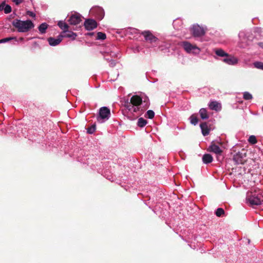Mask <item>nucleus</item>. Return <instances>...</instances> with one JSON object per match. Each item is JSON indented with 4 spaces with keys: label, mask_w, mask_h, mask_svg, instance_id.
I'll use <instances>...</instances> for the list:
<instances>
[{
    "label": "nucleus",
    "mask_w": 263,
    "mask_h": 263,
    "mask_svg": "<svg viewBox=\"0 0 263 263\" xmlns=\"http://www.w3.org/2000/svg\"><path fill=\"white\" fill-rule=\"evenodd\" d=\"M248 141L250 143L252 144H254L257 143V140L256 137L255 136H251L249 137Z\"/></svg>",
    "instance_id": "obj_28"
},
{
    "label": "nucleus",
    "mask_w": 263,
    "mask_h": 263,
    "mask_svg": "<svg viewBox=\"0 0 263 263\" xmlns=\"http://www.w3.org/2000/svg\"><path fill=\"white\" fill-rule=\"evenodd\" d=\"M213 159L211 155L209 154H204L202 157V161L205 164L210 163L212 162Z\"/></svg>",
    "instance_id": "obj_17"
},
{
    "label": "nucleus",
    "mask_w": 263,
    "mask_h": 263,
    "mask_svg": "<svg viewBox=\"0 0 263 263\" xmlns=\"http://www.w3.org/2000/svg\"><path fill=\"white\" fill-rule=\"evenodd\" d=\"M209 106L211 110L218 111L221 109V105L217 101H212L210 103Z\"/></svg>",
    "instance_id": "obj_15"
},
{
    "label": "nucleus",
    "mask_w": 263,
    "mask_h": 263,
    "mask_svg": "<svg viewBox=\"0 0 263 263\" xmlns=\"http://www.w3.org/2000/svg\"><path fill=\"white\" fill-rule=\"evenodd\" d=\"M247 152L245 149H242L233 156V160L237 164H244L246 161Z\"/></svg>",
    "instance_id": "obj_4"
},
{
    "label": "nucleus",
    "mask_w": 263,
    "mask_h": 263,
    "mask_svg": "<svg viewBox=\"0 0 263 263\" xmlns=\"http://www.w3.org/2000/svg\"><path fill=\"white\" fill-rule=\"evenodd\" d=\"M84 26L87 30H92L97 27V22L93 19H87L85 21Z\"/></svg>",
    "instance_id": "obj_7"
},
{
    "label": "nucleus",
    "mask_w": 263,
    "mask_h": 263,
    "mask_svg": "<svg viewBox=\"0 0 263 263\" xmlns=\"http://www.w3.org/2000/svg\"><path fill=\"white\" fill-rule=\"evenodd\" d=\"M60 35L62 36V39L63 37H67L70 38L73 40H74L77 36L76 33L69 31L68 29L65 31H62Z\"/></svg>",
    "instance_id": "obj_11"
},
{
    "label": "nucleus",
    "mask_w": 263,
    "mask_h": 263,
    "mask_svg": "<svg viewBox=\"0 0 263 263\" xmlns=\"http://www.w3.org/2000/svg\"><path fill=\"white\" fill-rule=\"evenodd\" d=\"M23 40H24V38H23V37H20V41H23Z\"/></svg>",
    "instance_id": "obj_39"
},
{
    "label": "nucleus",
    "mask_w": 263,
    "mask_h": 263,
    "mask_svg": "<svg viewBox=\"0 0 263 263\" xmlns=\"http://www.w3.org/2000/svg\"><path fill=\"white\" fill-rule=\"evenodd\" d=\"M199 114L202 119H207L209 118L207 111L205 108H201L199 110Z\"/></svg>",
    "instance_id": "obj_19"
},
{
    "label": "nucleus",
    "mask_w": 263,
    "mask_h": 263,
    "mask_svg": "<svg viewBox=\"0 0 263 263\" xmlns=\"http://www.w3.org/2000/svg\"><path fill=\"white\" fill-rule=\"evenodd\" d=\"M246 200L250 205H259L263 203V192L259 189H254L247 193Z\"/></svg>",
    "instance_id": "obj_1"
},
{
    "label": "nucleus",
    "mask_w": 263,
    "mask_h": 263,
    "mask_svg": "<svg viewBox=\"0 0 263 263\" xmlns=\"http://www.w3.org/2000/svg\"><path fill=\"white\" fill-rule=\"evenodd\" d=\"M215 214L217 217H221L224 214V211L222 208H218L215 212Z\"/></svg>",
    "instance_id": "obj_26"
},
{
    "label": "nucleus",
    "mask_w": 263,
    "mask_h": 263,
    "mask_svg": "<svg viewBox=\"0 0 263 263\" xmlns=\"http://www.w3.org/2000/svg\"><path fill=\"white\" fill-rule=\"evenodd\" d=\"M12 1L16 5H18L23 2V0H12Z\"/></svg>",
    "instance_id": "obj_34"
},
{
    "label": "nucleus",
    "mask_w": 263,
    "mask_h": 263,
    "mask_svg": "<svg viewBox=\"0 0 263 263\" xmlns=\"http://www.w3.org/2000/svg\"><path fill=\"white\" fill-rule=\"evenodd\" d=\"M106 37L105 33L102 32H98L97 33V40H105Z\"/></svg>",
    "instance_id": "obj_27"
},
{
    "label": "nucleus",
    "mask_w": 263,
    "mask_h": 263,
    "mask_svg": "<svg viewBox=\"0 0 263 263\" xmlns=\"http://www.w3.org/2000/svg\"><path fill=\"white\" fill-rule=\"evenodd\" d=\"M11 7L10 5H6L5 7V8H4V12L6 13V14H8L10 12H11Z\"/></svg>",
    "instance_id": "obj_33"
},
{
    "label": "nucleus",
    "mask_w": 263,
    "mask_h": 263,
    "mask_svg": "<svg viewBox=\"0 0 263 263\" xmlns=\"http://www.w3.org/2000/svg\"><path fill=\"white\" fill-rule=\"evenodd\" d=\"M209 150L210 152H212L219 155H220L222 152V151L220 148V147L213 143H212L211 146L209 148Z\"/></svg>",
    "instance_id": "obj_14"
},
{
    "label": "nucleus",
    "mask_w": 263,
    "mask_h": 263,
    "mask_svg": "<svg viewBox=\"0 0 263 263\" xmlns=\"http://www.w3.org/2000/svg\"><path fill=\"white\" fill-rule=\"evenodd\" d=\"M243 99L246 100H249L252 99V96L248 92H245L243 95Z\"/></svg>",
    "instance_id": "obj_29"
},
{
    "label": "nucleus",
    "mask_w": 263,
    "mask_h": 263,
    "mask_svg": "<svg viewBox=\"0 0 263 263\" xmlns=\"http://www.w3.org/2000/svg\"><path fill=\"white\" fill-rule=\"evenodd\" d=\"M89 34L90 35H92V34H93V33H89Z\"/></svg>",
    "instance_id": "obj_40"
},
{
    "label": "nucleus",
    "mask_w": 263,
    "mask_h": 263,
    "mask_svg": "<svg viewBox=\"0 0 263 263\" xmlns=\"http://www.w3.org/2000/svg\"><path fill=\"white\" fill-rule=\"evenodd\" d=\"M141 34L144 36L145 40L150 43H156L158 40L149 31H143Z\"/></svg>",
    "instance_id": "obj_6"
},
{
    "label": "nucleus",
    "mask_w": 263,
    "mask_h": 263,
    "mask_svg": "<svg viewBox=\"0 0 263 263\" xmlns=\"http://www.w3.org/2000/svg\"><path fill=\"white\" fill-rule=\"evenodd\" d=\"M154 116L155 112H154V111H153L152 110H148V111H147L145 115V117L146 118H148L149 119H152L154 117Z\"/></svg>",
    "instance_id": "obj_25"
},
{
    "label": "nucleus",
    "mask_w": 263,
    "mask_h": 263,
    "mask_svg": "<svg viewBox=\"0 0 263 263\" xmlns=\"http://www.w3.org/2000/svg\"><path fill=\"white\" fill-rule=\"evenodd\" d=\"M12 40H16V38L15 37H6L3 39L2 40H0V43H3L7 42H8L9 41H11Z\"/></svg>",
    "instance_id": "obj_32"
},
{
    "label": "nucleus",
    "mask_w": 263,
    "mask_h": 263,
    "mask_svg": "<svg viewBox=\"0 0 263 263\" xmlns=\"http://www.w3.org/2000/svg\"><path fill=\"white\" fill-rule=\"evenodd\" d=\"M190 121H191V124L195 125L198 123V119L197 118V117L196 115H192L190 117Z\"/></svg>",
    "instance_id": "obj_23"
},
{
    "label": "nucleus",
    "mask_w": 263,
    "mask_h": 263,
    "mask_svg": "<svg viewBox=\"0 0 263 263\" xmlns=\"http://www.w3.org/2000/svg\"><path fill=\"white\" fill-rule=\"evenodd\" d=\"M68 21L71 25H77L82 21L81 15L79 14H72Z\"/></svg>",
    "instance_id": "obj_8"
},
{
    "label": "nucleus",
    "mask_w": 263,
    "mask_h": 263,
    "mask_svg": "<svg viewBox=\"0 0 263 263\" xmlns=\"http://www.w3.org/2000/svg\"><path fill=\"white\" fill-rule=\"evenodd\" d=\"M110 116V109L107 107H102L99 109L98 121L100 120H108Z\"/></svg>",
    "instance_id": "obj_5"
},
{
    "label": "nucleus",
    "mask_w": 263,
    "mask_h": 263,
    "mask_svg": "<svg viewBox=\"0 0 263 263\" xmlns=\"http://www.w3.org/2000/svg\"><path fill=\"white\" fill-rule=\"evenodd\" d=\"M59 27L63 30V31H65L69 29V26L67 24L62 21H60L58 23Z\"/></svg>",
    "instance_id": "obj_18"
},
{
    "label": "nucleus",
    "mask_w": 263,
    "mask_h": 263,
    "mask_svg": "<svg viewBox=\"0 0 263 263\" xmlns=\"http://www.w3.org/2000/svg\"><path fill=\"white\" fill-rule=\"evenodd\" d=\"M259 46L263 48V43H260L259 44Z\"/></svg>",
    "instance_id": "obj_38"
},
{
    "label": "nucleus",
    "mask_w": 263,
    "mask_h": 263,
    "mask_svg": "<svg viewBox=\"0 0 263 263\" xmlns=\"http://www.w3.org/2000/svg\"><path fill=\"white\" fill-rule=\"evenodd\" d=\"M142 103V99L139 96L134 95L130 99V104L135 106H140Z\"/></svg>",
    "instance_id": "obj_9"
},
{
    "label": "nucleus",
    "mask_w": 263,
    "mask_h": 263,
    "mask_svg": "<svg viewBox=\"0 0 263 263\" xmlns=\"http://www.w3.org/2000/svg\"><path fill=\"white\" fill-rule=\"evenodd\" d=\"M223 61L228 64L234 65L238 62L237 59L231 55L228 54V55H226Z\"/></svg>",
    "instance_id": "obj_12"
},
{
    "label": "nucleus",
    "mask_w": 263,
    "mask_h": 263,
    "mask_svg": "<svg viewBox=\"0 0 263 263\" xmlns=\"http://www.w3.org/2000/svg\"><path fill=\"white\" fill-rule=\"evenodd\" d=\"M147 121L143 118H140L138 121V125L140 127H143L147 124Z\"/></svg>",
    "instance_id": "obj_22"
},
{
    "label": "nucleus",
    "mask_w": 263,
    "mask_h": 263,
    "mask_svg": "<svg viewBox=\"0 0 263 263\" xmlns=\"http://www.w3.org/2000/svg\"><path fill=\"white\" fill-rule=\"evenodd\" d=\"M96 130V125L93 124L87 128V133L92 134Z\"/></svg>",
    "instance_id": "obj_31"
},
{
    "label": "nucleus",
    "mask_w": 263,
    "mask_h": 263,
    "mask_svg": "<svg viewBox=\"0 0 263 263\" xmlns=\"http://www.w3.org/2000/svg\"><path fill=\"white\" fill-rule=\"evenodd\" d=\"M191 31L194 37H201L205 34L206 28L198 24H194L191 28Z\"/></svg>",
    "instance_id": "obj_3"
},
{
    "label": "nucleus",
    "mask_w": 263,
    "mask_h": 263,
    "mask_svg": "<svg viewBox=\"0 0 263 263\" xmlns=\"http://www.w3.org/2000/svg\"><path fill=\"white\" fill-rule=\"evenodd\" d=\"M27 14L28 15H29V16L33 17L35 16V14L33 12L30 11H28L27 12Z\"/></svg>",
    "instance_id": "obj_36"
},
{
    "label": "nucleus",
    "mask_w": 263,
    "mask_h": 263,
    "mask_svg": "<svg viewBox=\"0 0 263 263\" xmlns=\"http://www.w3.org/2000/svg\"><path fill=\"white\" fill-rule=\"evenodd\" d=\"M48 25L46 23H42L39 26V30L41 33H44Z\"/></svg>",
    "instance_id": "obj_21"
},
{
    "label": "nucleus",
    "mask_w": 263,
    "mask_h": 263,
    "mask_svg": "<svg viewBox=\"0 0 263 263\" xmlns=\"http://www.w3.org/2000/svg\"><path fill=\"white\" fill-rule=\"evenodd\" d=\"M126 107L129 110H132L133 109V111L134 112H137L139 109L138 106H136V107H135L134 106L130 104V103H127V104L126 105Z\"/></svg>",
    "instance_id": "obj_24"
},
{
    "label": "nucleus",
    "mask_w": 263,
    "mask_h": 263,
    "mask_svg": "<svg viewBox=\"0 0 263 263\" xmlns=\"http://www.w3.org/2000/svg\"><path fill=\"white\" fill-rule=\"evenodd\" d=\"M115 65H116L115 62L114 60H111L110 63V66L114 67V66H115Z\"/></svg>",
    "instance_id": "obj_37"
},
{
    "label": "nucleus",
    "mask_w": 263,
    "mask_h": 263,
    "mask_svg": "<svg viewBox=\"0 0 263 263\" xmlns=\"http://www.w3.org/2000/svg\"><path fill=\"white\" fill-rule=\"evenodd\" d=\"M255 67L263 70V63L260 62H256L254 63Z\"/></svg>",
    "instance_id": "obj_30"
},
{
    "label": "nucleus",
    "mask_w": 263,
    "mask_h": 263,
    "mask_svg": "<svg viewBox=\"0 0 263 263\" xmlns=\"http://www.w3.org/2000/svg\"><path fill=\"white\" fill-rule=\"evenodd\" d=\"M215 53L219 57H225L226 55H228V53H226L223 49H217L215 50Z\"/></svg>",
    "instance_id": "obj_20"
},
{
    "label": "nucleus",
    "mask_w": 263,
    "mask_h": 263,
    "mask_svg": "<svg viewBox=\"0 0 263 263\" xmlns=\"http://www.w3.org/2000/svg\"><path fill=\"white\" fill-rule=\"evenodd\" d=\"M200 126L202 130V134L204 136L209 134L210 129L208 127V124L206 122L201 123L200 125Z\"/></svg>",
    "instance_id": "obj_16"
},
{
    "label": "nucleus",
    "mask_w": 263,
    "mask_h": 263,
    "mask_svg": "<svg viewBox=\"0 0 263 263\" xmlns=\"http://www.w3.org/2000/svg\"><path fill=\"white\" fill-rule=\"evenodd\" d=\"M48 42L50 46H55L59 45L62 41V36L60 34L57 39L52 37H50L47 39Z\"/></svg>",
    "instance_id": "obj_10"
},
{
    "label": "nucleus",
    "mask_w": 263,
    "mask_h": 263,
    "mask_svg": "<svg viewBox=\"0 0 263 263\" xmlns=\"http://www.w3.org/2000/svg\"><path fill=\"white\" fill-rule=\"evenodd\" d=\"M183 47L184 50L187 52H190L193 50H194V49H197V50H199V49L197 46L192 45L188 42H183Z\"/></svg>",
    "instance_id": "obj_13"
},
{
    "label": "nucleus",
    "mask_w": 263,
    "mask_h": 263,
    "mask_svg": "<svg viewBox=\"0 0 263 263\" xmlns=\"http://www.w3.org/2000/svg\"><path fill=\"white\" fill-rule=\"evenodd\" d=\"M12 25L17 29L18 32H26L34 26L31 20L23 21L18 19L14 20L12 22Z\"/></svg>",
    "instance_id": "obj_2"
},
{
    "label": "nucleus",
    "mask_w": 263,
    "mask_h": 263,
    "mask_svg": "<svg viewBox=\"0 0 263 263\" xmlns=\"http://www.w3.org/2000/svg\"><path fill=\"white\" fill-rule=\"evenodd\" d=\"M5 6H6L5 2H3L0 5V11H2L3 10H4V8H5Z\"/></svg>",
    "instance_id": "obj_35"
}]
</instances>
